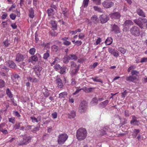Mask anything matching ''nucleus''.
<instances>
[{"mask_svg":"<svg viewBox=\"0 0 147 147\" xmlns=\"http://www.w3.org/2000/svg\"><path fill=\"white\" fill-rule=\"evenodd\" d=\"M87 135L86 130L83 128H80L77 131L76 137L79 140H82L86 138Z\"/></svg>","mask_w":147,"mask_h":147,"instance_id":"1","label":"nucleus"},{"mask_svg":"<svg viewBox=\"0 0 147 147\" xmlns=\"http://www.w3.org/2000/svg\"><path fill=\"white\" fill-rule=\"evenodd\" d=\"M68 138L67 135L66 134H61L58 137V144L62 145L64 143Z\"/></svg>","mask_w":147,"mask_h":147,"instance_id":"2","label":"nucleus"},{"mask_svg":"<svg viewBox=\"0 0 147 147\" xmlns=\"http://www.w3.org/2000/svg\"><path fill=\"white\" fill-rule=\"evenodd\" d=\"M88 107V104L84 100L80 103L79 107V111L80 113H85Z\"/></svg>","mask_w":147,"mask_h":147,"instance_id":"3","label":"nucleus"},{"mask_svg":"<svg viewBox=\"0 0 147 147\" xmlns=\"http://www.w3.org/2000/svg\"><path fill=\"white\" fill-rule=\"evenodd\" d=\"M134 22L141 29L143 28V25L147 22V20L145 18L142 19L140 18L138 19L134 20Z\"/></svg>","mask_w":147,"mask_h":147,"instance_id":"4","label":"nucleus"},{"mask_svg":"<svg viewBox=\"0 0 147 147\" xmlns=\"http://www.w3.org/2000/svg\"><path fill=\"white\" fill-rule=\"evenodd\" d=\"M23 137V141L18 143L19 146H24L29 143L32 139V137L30 136H26L25 135H22Z\"/></svg>","mask_w":147,"mask_h":147,"instance_id":"5","label":"nucleus"},{"mask_svg":"<svg viewBox=\"0 0 147 147\" xmlns=\"http://www.w3.org/2000/svg\"><path fill=\"white\" fill-rule=\"evenodd\" d=\"M131 34L135 36H138L140 33L139 28L136 26H133L130 30Z\"/></svg>","mask_w":147,"mask_h":147,"instance_id":"6","label":"nucleus"},{"mask_svg":"<svg viewBox=\"0 0 147 147\" xmlns=\"http://www.w3.org/2000/svg\"><path fill=\"white\" fill-rule=\"evenodd\" d=\"M111 31L113 32L115 34L120 33V29L119 27L115 24L111 25Z\"/></svg>","mask_w":147,"mask_h":147,"instance_id":"7","label":"nucleus"},{"mask_svg":"<svg viewBox=\"0 0 147 147\" xmlns=\"http://www.w3.org/2000/svg\"><path fill=\"white\" fill-rule=\"evenodd\" d=\"M90 20L92 25H93L94 26L97 25L99 22V19L96 15L92 16Z\"/></svg>","mask_w":147,"mask_h":147,"instance_id":"8","label":"nucleus"},{"mask_svg":"<svg viewBox=\"0 0 147 147\" xmlns=\"http://www.w3.org/2000/svg\"><path fill=\"white\" fill-rule=\"evenodd\" d=\"M113 3L109 0H105L102 3L103 6L105 8H109L113 5Z\"/></svg>","mask_w":147,"mask_h":147,"instance_id":"9","label":"nucleus"},{"mask_svg":"<svg viewBox=\"0 0 147 147\" xmlns=\"http://www.w3.org/2000/svg\"><path fill=\"white\" fill-rule=\"evenodd\" d=\"M56 44L58 46L56 45H53L51 47L53 51L55 52H57L58 51L60 50V47L61 45V42L58 41L57 42Z\"/></svg>","mask_w":147,"mask_h":147,"instance_id":"10","label":"nucleus"},{"mask_svg":"<svg viewBox=\"0 0 147 147\" xmlns=\"http://www.w3.org/2000/svg\"><path fill=\"white\" fill-rule=\"evenodd\" d=\"M109 17L105 14L100 15V22L102 24L107 22L109 20Z\"/></svg>","mask_w":147,"mask_h":147,"instance_id":"11","label":"nucleus"},{"mask_svg":"<svg viewBox=\"0 0 147 147\" xmlns=\"http://www.w3.org/2000/svg\"><path fill=\"white\" fill-rule=\"evenodd\" d=\"M40 54L37 53L35 55L32 56L28 60V61L29 62L32 63L33 61L36 62L38 60V57H40Z\"/></svg>","mask_w":147,"mask_h":147,"instance_id":"12","label":"nucleus"},{"mask_svg":"<svg viewBox=\"0 0 147 147\" xmlns=\"http://www.w3.org/2000/svg\"><path fill=\"white\" fill-rule=\"evenodd\" d=\"M25 56L24 55L18 53L16 55L15 60L18 62L23 61L25 59Z\"/></svg>","mask_w":147,"mask_h":147,"instance_id":"13","label":"nucleus"},{"mask_svg":"<svg viewBox=\"0 0 147 147\" xmlns=\"http://www.w3.org/2000/svg\"><path fill=\"white\" fill-rule=\"evenodd\" d=\"M110 17L113 19H119L121 17V15L118 12H115L109 14Z\"/></svg>","mask_w":147,"mask_h":147,"instance_id":"14","label":"nucleus"},{"mask_svg":"<svg viewBox=\"0 0 147 147\" xmlns=\"http://www.w3.org/2000/svg\"><path fill=\"white\" fill-rule=\"evenodd\" d=\"M6 65L9 67L13 69H15L16 67L15 63L12 61H9L6 62Z\"/></svg>","mask_w":147,"mask_h":147,"instance_id":"15","label":"nucleus"},{"mask_svg":"<svg viewBox=\"0 0 147 147\" xmlns=\"http://www.w3.org/2000/svg\"><path fill=\"white\" fill-rule=\"evenodd\" d=\"M108 51L109 53H111L115 57H117L119 56L118 52L117 50H115V49L109 48L108 49Z\"/></svg>","mask_w":147,"mask_h":147,"instance_id":"16","label":"nucleus"},{"mask_svg":"<svg viewBox=\"0 0 147 147\" xmlns=\"http://www.w3.org/2000/svg\"><path fill=\"white\" fill-rule=\"evenodd\" d=\"M133 22L131 20H127L125 22L123 25L125 27L129 28L131 25H133Z\"/></svg>","mask_w":147,"mask_h":147,"instance_id":"17","label":"nucleus"},{"mask_svg":"<svg viewBox=\"0 0 147 147\" xmlns=\"http://www.w3.org/2000/svg\"><path fill=\"white\" fill-rule=\"evenodd\" d=\"M132 119L130 121V123L131 124L134 125H138L140 123V121L139 120L137 119V117L135 116H134L132 117Z\"/></svg>","mask_w":147,"mask_h":147,"instance_id":"18","label":"nucleus"},{"mask_svg":"<svg viewBox=\"0 0 147 147\" xmlns=\"http://www.w3.org/2000/svg\"><path fill=\"white\" fill-rule=\"evenodd\" d=\"M137 79V77L135 76H127L126 80L127 81L131 82H135V80Z\"/></svg>","mask_w":147,"mask_h":147,"instance_id":"19","label":"nucleus"},{"mask_svg":"<svg viewBox=\"0 0 147 147\" xmlns=\"http://www.w3.org/2000/svg\"><path fill=\"white\" fill-rule=\"evenodd\" d=\"M109 102V100H107L99 104L98 106L100 108H104L107 105Z\"/></svg>","mask_w":147,"mask_h":147,"instance_id":"20","label":"nucleus"},{"mask_svg":"<svg viewBox=\"0 0 147 147\" xmlns=\"http://www.w3.org/2000/svg\"><path fill=\"white\" fill-rule=\"evenodd\" d=\"M56 82L59 88H61L63 87V84L62 83V80L60 78H57L56 80Z\"/></svg>","mask_w":147,"mask_h":147,"instance_id":"21","label":"nucleus"},{"mask_svg":"<svg viewBox=\"0 0 147 147\" xmlns=\"http://www.w3.org/2000/svg\"><path fill=\"white\" fill-rule=\"evenodd\" d=\"M136 11L137 13L139 16L144 17H146L145 13L142 9H138Z\"/></svg>","mask_w":147,"mask_h":147,"instance_id":"22","label":"nucleus"},{"mask_svg":"<svg viewBox=\"0 0 147 147\" xmlns=\"http://www.w3.org/2000/svg\"><path fill=\"white\" fill-rule=\"evenodd\" d=\"M82 88V90H83L86 93L90 92H92V90L94 89V88H88L86 87H84Z\"/></svg>","mask_w":147,"mask_h":147,"instance_id":"23","label":"nucleus"},{"mask_svg":"<svg viewBox=\"0 0 147 147\" xmlns=\"http://www.w3.org/2000/svg\"><path fill=\"white\" fill-rule=\"evenodd\" d=\"M50 23L52 26L53 30H55L57 29V24L55 21H51Z\"/></svg>","mask_w":147,"mask_h":147,"instance_id":"24","label":"nucleus"},{"mask_svg":"<svg viewBox=\"0 0 147 147\" xmlns=\"http://www.w3.org/2000/svg\"><path fill=\"white\" fill-rule=\"evenodd\" d=\"M140 130L139 129H134L133 132L132 136L133 138H135L137 136V134L140 132Z\"/></svg>","mask_w":147,"mask_h":147,"instance_id":"25","label":"nucleus"},{"mask_svg":"<svg viewBox=\"0 0 147 147\" xmlns=\"http://www.w3.org/2000/svg\"><path fill=\"white\" fill-rule=\"evenodd\" d=\"M29 13V17L32 18H33L34 16V12L32 8H31L30 9Z\"/></svg>","mask_w":147,"mask_h":147,"instance_id":"26","label":"nucleus"},{"mask_svg":"<svg viewBox=\"0 0 147 147\" xmlns=\"http://www.w3.org/2000/svg\"><path fill=\"white\" fill-rule=\"evenodd\" d=\"M54 10L52 8L49 9L47 10V13L49 16L53 15L54 13Z\"/></svg>","mask_w":147,"mask_h":147,"instance_id":"27","label":"nucleus"},{"mask_svg":"<svg viewBox=\"0 0 147 147\" xmlns=\"http://www.w3.org/2000/svg\"><path fill=\"white\" fill-rule=\"evenodd\" d=\"M98 77L97 76H96L94 78L92 77L91 78V79L94 82H100L102 83H103L101 79L98 78Z\"/></svg>","mask_w":147,"mask_h":147,"instance_id":"28","label":"nucleus"},{"mask_svg":"<svg viewBox=\"0 0 147 147\" xmlns=\"http://www.w3.org/2000/svg\"><path fill=\"white\" fill-rule=\"evenodd\" d=\"M112 42V39L111 37L108 38L105 41V43L107 45H110Z\"/></svg>","mask_w":147,"mask_h":147,"instance_id":"29","label":"nucleus"},{"mask_svg":"<svg viewBox=\"0 0 147 147\" xmlns=\"http://www.w3.org/2000/svg\"><path fill=\"white\" fill-rule=\"evenodd\" d=\"M19 78H20L19 76L17 74H13L11 76L12 79L15 81H16V80H18Z\"/></svg>","mask_w":147,"mask_h":147,"instance_id":"30","label":"nucleus"},{"mask_svg":"<svg viewBox=\"0 0 147 147\" xmlns=\"http://www.w3.org/2000/svg\"><path fill=\"white\" fill-rule=\"evenodd\" d=\"M75 112L73 111H71L68 115V118L70 119L73 118L75 117Z\"/></svg>","mask_w":147,"mask_h":147,"instance_id":"31","label":"nucleus"},{"mask_svg":"<svg viewBox=\"0 0 147 147\" xmlns=\"http://www.w3.org/2000/svg\"><path fill=\"white\" fill-rule=\"evenodd\" d=\"M127 120L125 118H124L121 121L119 125V127H120L123 125L126 124L127 123Z\"/></svg>","mask_w":147,"mask_h":147,"instance_id":"32","label":"nucleus"},{"mask_svg":"<svg viewBox=\"0 0 147 147\" xmlns=\"http://www.w3.org/2000/svg\"><path fill=\"white\" fill-rule=\"evenodd\" d=\"M6 93L7 96L10 98L13 97V95L11 94V92L10 90L8 88L6 91Z\"/></svg>","mask_w":147,"mask_h":147,"instance_id":"33","label":"nucleus"},{"mask_svg":"<svg viewBox=\"0 0 147 147\" xmlns=\"http://www.w3.org/2000/svg\"><path fill=\"white\" fill-rule=\"evenodd\" d=\"M93 8L94 10L100 13H102L103 12V10L102 9L96 6H94Z\"/></svg>","mask_w":147,"mask_h":147,"instance_id":"34","label":"nucleus"},{"mask_svg":"<svg viewBox=\"0 0 147 147\" xmlns=\"http://www.w3.org/2000/svg\"><path fill=\"white\" fill-rule=\"evenodd\" d=\"M89 0H84L82 7L84 8L86 7L88 5Z\"/></svg>","mask_w":147,"mask_h":147,"instance_id":"35","label":"nucleus"},{"mask_svg":"<svg viewBox=\"0 0 147 147\" xmlns=\"http://www.w3.org/2000/svg\"><path fill=\"white\" fill-rule=\"evenodd\" d=\"M67 93L66 92H62L59 94V97L61 98H64L65 96L67 95Z\"/></svg>","mask_w":147,"mask_h":147,"instance_id":"36","label":"nucleus"},{"mask_svg":"<svg viewBox=\"0 0 147 147\" xmlns=\"http://www.w3.org/2000/svg\"><path fill=\"white\" fill-rule=\"evenodd\" d=\"M118 50L123 54H125L126 51V50L124 48L121 47H119Z\"/></svg>","mask_w":147,"mask_h":147,"instance_id":"37","label":"nucleus"},{"mask_svg":"<svg viewBox=\"0 0 147 147\" xmlns=\"http://www.w3.org/2000/svg\"><path fill=\"white\" fill-rule=\"evenodd\" d=\"M34 70L35 72H40L42 70V68L39 66H35L34 68Z\"/></svg>","mask_w":147,"mask_h":147,"instance_id":"38","label":"nucleus"},{"mask_svg":"<svg viewBox=\"0 0 147 147\" xmlns=\"http://www.w3.org/2000/svg\"><path fill=\"white\" fill-rule=\"evenodd\" d=\"M36 49L34 48H32L29 50V53L31 55H34Z\"/></svg>","mask_w":147,"mask_h":147,"instance_id":"39","label":"nucleus"},{"mask_svg":"<svg viewBox=\"0 0 147 147\" xmlns=\"http://www.w3.org/2000/svg\"><path fill=\"white\" fill-rule=\"evenodd\" d=\"M45 92H43V95L44 96L46 97H48L50 95V93L49 92V91L47 89H45Z\"/></svg>","mask_w":147,"mask_h":147,"instance_id":"40","label":"nucleus"},{"mask_svg":"<svg viewBox=\"0 0 147 147\" xmlns=\"http://www.w3.org/2000/svg\"><path fill=\"white\" fill-rule=\"evenodd\" d=\"M71 56V60H76L78 59L77 57L74 54H70Z\"/></svg>","mask_w":147,"mask_h":147,"instance_id":"41","label":"nucleus"},{"mask_svg":"<svg viewBox=\"0 0 147 147\" xmlns=\"http://www.w3.org/2000/svg\"><path fill=\"white\" fill-rule=\"evenodd\" d=\"M21 124V123H16L14 126V128H15V129H19V127H20Z\"/></svg>","mask_w":147,"mask_h":147,"instance_id":"42","label":"nucleus"},{"mask_svg":"<svg viewBox=\"0 0 147 147\" xmlns=\"http://www.w3.org/2000/svg\"><path fill=\"white\" fill-rule=\"evenodd\" d=\"M31 119L32 120L33 122L37 123L38 121V119L36 118L35 117H30Z\"/></svg>","mask_w":147,"mask_h":147,"instance_id":"43","label":"nucleus"},{"mask_svg":"<svg viewBox=\"0 0 147 147\" xmlns=\"http://www.w3.org/2000/svg\"><path fill=\"white\" fill-rule=\"evenodd\" d=\"M5 82L3 80H0V88L3 87L5 86Z\"/></svg>","mask_w":147,"mask_h":147,"instance_id":"44","label":"nucleus"},{"mask_svg":"<svg viewBox=\"0 0 147 147\" xmlns=\"http://www.w3.org/2000/svg\"><path fill=\"white\" fill-rule=\"evenodd\" d=\"M53 30V31H51L49 32L50 34L53 36H56L57 34V33L55 32L54 30Z\"/></svg>","mask_w":147,"mask_h":147,"instance_id":"45","label":"nucleus"},{"mask_svg":"<svg viewBox=\"0 0 147 147\" xmlns=\"http://www.w3.org/2000/svg\"><path fill=\"white\" fill-rule=\"evenodd\" d=\"M98 100L97 98L96 97L92 99V101L91 102L94 105H96L98 104Z\"/></svg>","mask_w":147,"mask_h":147,"instance_id":"46","label":"nucleus"},{"mask_svg":"<svg viewBox=\"0 0 147 147\" xmlns=\"http://www.w3.org/2000/svg\"><path fill=\"white\" fill-rule=\"evenodd\" d=\"M94 3L97 5H100L101 3V0H92Z\"/></svg>","mask_w":147,"mask_h":147,"instance_id":"47","label":"nucleus"},{"mask_svg":"<svg viewBox=\"0 0 147 147\" xmlns=\"http://www.w3.org/2000/svg\"><path fill=\"white\" fill-rule=\"evenodd\" d=\"M66 69V67H63L62 68H61V70L59 71V73L61 74H64L65 72V70Z\"/></svg>","mask_w":147,"mask_h":147,"instance_id":"48","label":"nucleus"},{"mask_svg":"<svg viewBox=\"0 0 147 147\" xmlns=\"http://www.w3.org/2000/svg\"><path fill=\"white\" fill-rule=\"evenodd\" d=\"M131 74L132 76H133L134 75L138 76L139 74V73L136 70H132L131 71Z\"/></svg>","mask_w":147,"mask_h":147,"instance_id":"49","label":"nucleus"},{"mask_svg":"<svg viewBox=\"0 0 147 147\" xmlns=\"http://www.w3.org/2000/svg\"><path fill=\"white\" fill-rule=\"evenodd\" d=\"M63 43L65 45L69 46L71 44V42L67 40H65L63 41Z\"/></svg>","mask_w":147,"mask_h":147,"instance_id":"50","label":"nucleus"},{"mask_svg":"<svg viewBox=\"0 0 147 147\" xmlns=\"http://www.w3.org/2000/svg\"><path fill=\"white\" fill-rule=\"evenodd\" d=\"M49 56V54L48 53H46L44 54L43 57L44 59H47Z\"/></svg>","mask_w":147,"mask_h":147,"instance_id":"51","label":"nucleus"},{"mask_svg":"<svg viewBox=\"0 0 147 147\" xmlns=\"http://www.w3.org/2000/svg\"><path fill=\"white\" fill-rule=\"evenodd\" d=\"M55 69H61V67L58 64L55 65L54 67Z\"/></svg>","mask_w":147,"mask_h":147,"instance_id":"52","label":"nucleus"},{"mask_svg":"<svg viewBox=\"0 0 147 147\" xmlns=\"http://www.w3.org/2000/svg\"><path fill=\"white\" fill-rule=\"evenodd\" d=\"M63 63H65L67 64L69 62V61L65 56H64L63 58Z\"/></svg>","mask_w":147,"mask_h":147,"instance_id":"53","label":"nucleus"},{"mask_svg":"<svg viewBox=\"0 0 147 147\" xmlns=\"http://www.w3.org/2000/svg\"><path fill=\"white\" fill-rule=\"evenodd\" d=\"M78 71V69H75L72 71V73L73 75H76Z\"/></svg>","mask_w":147,"mask_h":147,"instance_id":"54","label":"nucleus"},{"mask_svg":"<svg viewBox=\"0 0 147 147\" xmlns=\"http://www.w3.org/2000/svg\"><path fill=\"white\" fill-rule=\"evenodd\" d=\"M16 16L13 13H11L10 15V18L12 20H14L15 19Z\"/></svg>","mask_w":147,"mask_h":147,"instance_id":"55","label":"nucleus"},{"mask_svg":"<svg viewBox=\"0 0 147 147\" xmlns=\"http://www.w3.org/2000/svg\"><path fill=\"white\" fill-rule=\"evenodd\" d=\"M128 92L126 90H125L123 92L121 93V96L122 98H124L125 96L127 95Z\"/></svg>","mask_w":147,"mask_h":147,"instance_id":"56","label":"nucleus"},{"mask_svg":"<svg viewBox=\"0 0 147 147\" xmlns=\"http://www.w3.org/2000/svg\"><path fill=\"white\" fill-rule=\"evenodd\" d=\"M136 67L134 65H132L130 66L128 69L127 71L128 72H130V71L133 69H134L136 68Z\"/></svg>","mask_w":147,"mask_h":147,"instance_id":"57","label":"nucleus"},{"mask_svg":"<svg viewBox=\"0 0 147 147\" xmlns=\"http://www.w3.org/2000/svg\"><path fill=\"white\" fill-rule=\"evenodd\" d=\"M84 34L83 33H80L78 35V37L80 39H82L84 37Z\"/></svg>","mask_w":147,"mask_h":147,"instance_id":"58","label":"nucleus"},{"mask_svg":"<svg viewBox=\"0 0 147 147\" xmlns=\"http://www.w3.org/2000/svg\"><path fill=\"white\" fill-rule=\"evenodd\" d=\"M71 84L72 86L75 85L76 84V81H75V79L72 78L71 80Z\"/></svg>","mask_w":147,"mask_h":147,"instance_id":"59","label":"nucleus"},{"mask_svg":"<svg viewBox=\"0 0 147 147\" xmlns=\"http://www.w3.org/2000/svg\"><path fill=\"white\" fill-rule=\"evenodd\" d=\"M51 115L53 119H55L57 118V113L56 112H54L51 114Z\"/></svg>","mask_w":147,"mask_h":147,"instance_id":"60","label":"nucleus"},{"mask_svg":"<svg viewBox=\"0 0 147 147\" xmlns=\"http://www.w3.org/2000/svg\"><path fill=\"white\" fill-rule=\"evenodd\" d=\"M4 44L6 47H7L10 44L9 43L8 40H6L5 41L3 42Z\"/></svg>","mask_w":147,"mask_h":147,"instance_id":"61","label":"nucleus"},{"mask_svg":"<svg viewBox=\"0 0 147 147\" xmlns=\"http://www.w3.org/2000/svg\"><path fill=\"white\" fill-rule=\"evenodd\" d=\"M75 43L76 45H77L78 46H79L81 45L82 42L80 40H77L76 42H75Z\"/></svg>","mask_w":147,"mask_h":147,"instance_id":"62","label":"nucleus"},{"mask_svg":"<svg viewBox=\"0 0 147 147\" xmlns=\"http://www.w3.org/2000/svg\"><path fill=\"white\" fill-rule=\"evenodd\" d=\"M7 16V14L6 13H5L4 14H3L1 17V18L2 20H4L5 19Z\"/></svg>","mask_w":147,"mask_h":147,"instance_id":"63","label":"nucleus"},{"mask_svg":"<svg viewBox=\"0 0 147 147\" xmlns=\"http://www.w3.org/2000/svg\"><path fill=\"white\" fill-rule=\"evenodd\" d=\"M147 61V58L144 57L142 58L140 61V63H143L144 62H146Z\"/></svg>","mask_w":147,"mask_h":147,"instance_id":"64","label":"nucleus"}]
</instances>
